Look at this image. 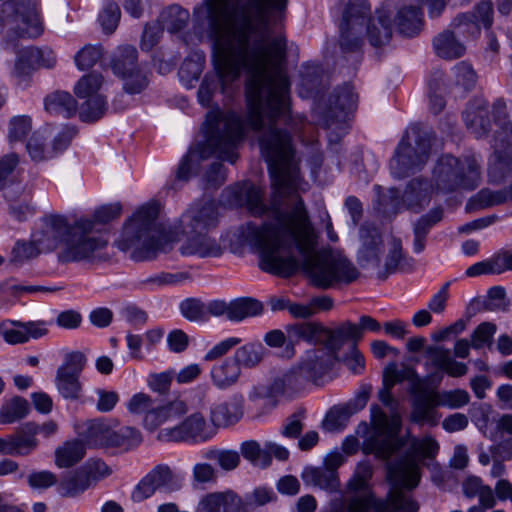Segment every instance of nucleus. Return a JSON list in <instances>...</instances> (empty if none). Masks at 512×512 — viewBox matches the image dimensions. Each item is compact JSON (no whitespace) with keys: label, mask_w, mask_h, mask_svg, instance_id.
I'll return each instance as SVG.
<instances>
[{"label":"nucleus","mask_w":512,"mask_h":512,"mask_svg":"<svg viewBox=\"0 0 512 512\" xmlns=\"http://www.w3.org/2000/svg\"><path fill=\"white\" fill-rule=\"evenodd\" d=\"M29 411L28 401L20 396H15L1 406L0 423L12 424L17 422L25 418Z\"/></svg>","instance_id":"8fccbe9b"},{"label":"nucleus","mask_w":512,"mask_h":512,"mask_svg":"<svg viewBox=\"0 0 512 512\" xmlns=\"http://www.w3.org/2000/svg\"><path fill=\"white\" fill-rule=\"evenodd\" d=\"M206 140L184 155L176 171V180L171 189L177 190V182H187L199 168L200 162L216 155L234 164L238 158L237 145L244 138L241 117L232 111L211 110L206 115Z\"/></svg>","instance_id":"f03ea898"},{"label":"nucleus","mask_w":512,"mask_h":512,"mask_svg":"<svg viewBox=\"0 0 512 512\" xmlns=\"http://www.w3.org/2000/svg\"><path fill=\"white\" fill-rule=\"evenodd\" d=\"M185 240L179 251L183 256H197L199 258H217L224 253V246L210 232L183 233Z\"/></svg>","instance_id":"a211bd4d"},{"label":"nucleus","mask_w":512,"mask_h":512,"mask_svg":"<svg viewBox=\"0 0 512 512\" xmlns=\"http://www.w3.org/2000/svg\"><path fill=\"white\" fill-rule=\"evenodd\" d=\"M39 55H41V52L37 47H30L20 52L13 70V76L17 81V85H22L23 82H26L28 76L34 69L35 62H37Z\"/></svg>","instance_id":"09e8293b"},{"label":"nucleus","mask_w":512,"mask_h":512,"mask_svg":"<svg viewBox=\"0 0 512 512\" xmlns=\"http://www.w3.org/2000/svg\"><path fill=\"white\" fill-rule=\"evenodd\" d=\"M204 57L196 55L195 58H186L178 71V76L183 85L190 89L199 80L203 71Z\"/></svg>","instance_id":"864d4df0"},{"label":"nucleus","mask_w":512,"mask_h":512,"mask_svg":"<svg viewBox=\"0 0 512 512\" xmlns=\"http://www.w3.org/2000/svg\"><path fill=\"white\" fill-rule=\"evenodd\" d=\"M433 187L427 179L414 178L407 183L401 201L406 209L419 213L429 204Z\"/></svg>","instance_id":"7c9ffc66"},{"label":"nucleus","mask_w":512,"mask_h":512,"mask_svg":"<svg viewBox=\"0 0 512 512\" xmlns=\"http://www.w3.org/2000/svg\"><path fill=\"white\" fill-rule=\"evenodd\" d=\"M266 354V348L262 343L252 341L238 347L231 357L242 371L243 369L258 367L266 357Z\"/></svg>","instance_id":"ea45409f"},{"label":"nucleus","mask_w":512,"mask_h":512,"mask_svg":"<svg viewBox=\"0 0 512 512\" xmlns=\"http://www.w3.org/2000/svg\"><path fill=\"white\" fill-rule=\"evenodd\" d=\"M325 350L330 352L336 361L339 360L338 353L347 342H352L351 345H357L359 341V329L356 324L346 321L340 324L335 329L325 328Z\"/></svg>","instance_id":"72a5a7b5"},{"label":"nucleus","mask_w":512,"mask_h":512,"mask_svg":"<svg viewBox=\"0 0 512 512\" xmlns=\"http://www.w3.org/2000/svg\"><path fill=\"white\" fill-rule=\"evenodd\" d=\"M435 395L436 391L425 389H419L415 393L412 401L411 421L417 424L429 423L435 425L437 423L438 417L435 408L440 405Z\"/></svg>","instance_id":"2f4dec72"},{"label":"nucleus","mask_w":512,"mask_h":512,"mask_svg":"<svg viewBox=\"0 0 512 512\" xmlns=\"http://www.w3.org/2000/svg\"><path fill=\"white\" fill-rule=\"evenodd\" d=\"M302 477L304 481L328 492H336L340 487L338 473L331 472L322 466L305 469Z\"/></svg>","instance_id":"a18cd8bd"},{"label":"nucleus","mask_w":512,"mask_h":512,"mask_svg":"<svg viewBox=\"0 0 512 512\" xmlns=\"http://www.w3.org/2000/svg\"><path fill=\"white\" fill-rule=\"evenodd\" d=\"M505 202L506 198L503 189L492 191L488 188H484L469 199L466 205V209L469 211L480 210L487 207L500 205Z\"/></svg>","instance_id":"5fc2aeb1"},{"label":"nucleus","mask_w":512,"mask_h":512,"mask_svg":"<svg viewBox=\"0 0 512 512\" xmlns=\"http://www.w3.org/2000/svg\"><path fill=\"white\" fill-rule=\"evenodd\" d=\"M431 150V133L420 124H413L407 130L390 161L391 173L402 179L421 170L427 163Z\"/></svg>","instance_id":"0eeeda50"},{"label":"nucleus","mask_w":512,"mask_h":512,"mask_svg":"<svg viewBox=\"0 0 512 512\" xmlns=\"http://www.w3.org/2000/svg\"><path fill=\"white\" fill-rule=\"evenodd\" d=\"M138 59V51L133 45H121L116 48L111 57L110 66L113 73L120 77L127 74L136 65Z\"/></svg>","instance_id":"37998d69"},{"label":"nucleus","mask_w":512,"mask_h":512,"mask_svg":"<svg viewBox=\"0 0 512 512\" xmlns=\"http://www.w3.org/2000/svg\"><path fill=\"white\" fill-rule=\"evenodd\" d=\"M216 434L204 416L197 412L185 418L178 425L161 429L157 439L163 442H193L202 443L210 440Z\"/></svg>","instance_id":"ddd939ff"},{"label":"nucleus","mask_w":512,"mask_h":512,"mask_svg":"<svg viewBox=\"0 0 512 512\" xmlns=\"http://www.w3.org/2000/svg\"><path fill=\"white\" fill-rule=\"evenodd\" d=\"M196 512H244L242 500L232 491L213 492L203 496Z\"/></svg>","instance_id":"473e14b6"},{"label":"nucleus","mask_w":512,"mask_h":512,"mask_svg":"<svg viewBox=\"0 0 512 512\" xmlns=\"http://www.w3.org/2000/svg\"><path fill=\"white\" fill-rule=\"evenodd\" d=\"M494 105V103L492 104ZM463 119L467 129L476 137L481 138L492 131V126L496 127L494 133L499 130L493 115V106L491 110L485 100L475 99L469 102L467 108L463 112Z\"/></svg>","instance_id":"6ab92c4d"},{"label":"nucleus","mask_w":512,"mask_h":512,"mask_svg":"<svg viewBox=\"0 0 512 512\" xmlns=\"http://www.w3.org/2000/svg\"><path fill=\"white\" fill-rule=\"evenodd\" d=\"M388 478L394 485L390 493L392 510L394 512H417L418 504L402 491V488H415L420 481V469L416 460L407 455L389 464Z\"/></svg>","instance_id":"1a4fd4ad"},{"label":"nucleus","mask_w":512,"mask_h":512,"mask_svg":"<svg viewBox=\"0 0 512 512\" xmlns=\"http://www.w3.org/2000/svg\"><path fill=\"white\" fill-rule=\"evenodd\" d=\"M103 56L101 45H85L74 56V61L79 70H86L93 67Z\"/></svg>","instance_id":"774afa93"},{"label":"nucleus","mask_w":512,"mask_h":512,"mask_svg":"<svg viewBox=\"0 0 512 512\" xmlns=\"http://www.w3.org/2000/svg\"><path fill=\"white\" fill-rule=\"evenodd\" d=\"M17 22L23 23L29 37H38L43 32V23L35 0H10L0 5V27Z\"/></svg>","instance_id":"f8f14e48"},{"label":"nucleus","mask_w":512,"mask_h":512,"mask_svg":"<svg viewBox=\"0 0 512 512\" xmlns=\"http://www.w3.org/2000/svg\"><path fill=\"white\" fill-rule=\"evenodd\" d=\"M286 331L288 337L286 352L289 357L294 356V344L299 341H305L309 344H323V340H325V327L316 322L289 325Z\"/></svg>","instance_id":"c756f323"},{"label":"nucleus","mask_w":512,"mask_h":512,"mask_svg":"<svg viewBox=\"0 0 512 512\" xmlns=\"http://www.w3.org/2000/svg\"><path fill=\"white\" fill-rule=\"evenodd\" d=\"M481 181V166L476 157L442 155L436 162L431 183L438 192L474 190Z\"/></svg>","instance_id":"39448f33"},{"label":"nucleus","mask_w":512,"mask_h":512,"mask_svg":"<svg viewBox=\"0 0 512 512\" xmlns=\"http://www.w3.org/2000/svg\"><path fill=\"white\" fill-rule=\"evenodd\" d=\"M106 110V99L104 96H94L85 99L79 109V118L83 122H94L100 119Z\"/></svg>","instance_id":"680f3d73"},{"label":"nucleus","mask_w":512,"mask_h":512,"mask_svg":"<svg viewBox=\"0 0 512 512\" xmlns=\"http://www.w3.org/2000/svg\"><path fill=\"white\" fill-rule=\"evenodd\" d=\"M193 16L206 26L214 51L215 73L204 76L197 93L199 103L210 106L218 86L226 93L246 70L247 123L254 131L263 130L259 144L269 166L273 198L267 206L261 189L251 184L232 190L235 205H245L255 217H266L261 225H240L237 240L259 255L265 272L290 277L301 266L321 289L354 282L359 271L350 260L331 251H316L317 235L297 193L301 176L292 134L301 131L305 117L291 111L285 36L273 35L270 26L259 24L241 9L237 24V7L230 0H204Z\"/></svg>","instance_id":"f257e3e1"},{"label":"nucleus","mask_w":512,"mask_h":512,"mask_svg":"<svg viewBox=\"0 0 512 512\" xmlns=\"http://www.w3.org/2000/svg\"><path fill=\"white\" fill-rule=\"evenodd\" d=\"M142 442L140 431L134 427H122L118 431H111L110 447L133 449Z\"/></svg>","instance_id":"13d9d810"},{"label":"nucleus","mask_w":512,"mask_h":512,"mask_svg":"<svg viewBox=\"0 0 512 512\" xmlns=\"http://www.w3.org/2000/svg\"><path fill=\"white\" fill-rule=\"evenodd\" d=\"M79 378V376L56 372L55 385L58 393L66 400H79L82 393V384Z\"/></svg>","instance_id":"603ef678"},{"label":"nucleus","mask_w":512,"mask_h":512,"mask_svg":"<svg viewBox=\"0 0 512 512\" xmlns=\"http://www.w3.org/2000/svg\"><path fill=\"white\" fill-rule=\"evenodd\" d=\"M358 95L354 88L345 83L343 86L334 90L329 98V108L326 112V125L330 128L334 122L344 123L349 113L357 106Z\"/></svg>","instance_id":"aec40b11"},{"label":"nucleus","mask_w":512,"mask_h":512,"mask_svg":"<svg viewBox=\"0 0 512 512\" xmlns=\"http://www.w3.org/2000/svg\"><path fill=\"white\" fill-rule=\"evenodd\" d=\"M361 247L358 251V261L362 267H379L380 255L383 250V240L380 231L368 224L359 229Z\"/></svg>","instance_id":"b1692460"},{"label":"nucleus","mask_w":512,"mask_h":512,"mask_svg":"<svg viewBox=\"0 0 512 512\" xmlns=\"http://www.w3.org/2000/svg\"><path fill=\"white\" fill-rule=\"evenodd\" d=\"M384 1L375 10L374 17L365 24L364 31L371 46L381 47L392 38L393 26L389 13L383 11Z\"/></svg>","instance_id":"c85d7f7f"},{"label":"nucleus","mask_w":512,"mask_h":512,"mask_svg":"<svg viewBox=\"0 0 512 512\" xmlns=\"http://www.w3.org/2000/svg\"><path fill=\"white\" fill-rule=\"evenodd\" d=\"M490 28L493 22V6L490 1H481L474 12H468L458 15L452 22V26L458 29V34L462 36L475 37L480 34V25Z\"/></svg>","instance_id":"4be33fe9"},{"label":"nucleus","mask_w":512,"mask_h":512,"mask_svg":"<svg viewBox=\"0 0 512 512\" xmlns=\"http://www.w3.org/2000/svg\"><path fill=\"white\" fill-rule=\"evenodd\" d=\"M34 422H26L18 428L14 435L10 436L13 456L28 455L38 446L35 437Z\"/></svg>","instance_id":"79ce46f5"},{"label":"nucleus","mask_w":512,"mask_h":512,"mask_svg":"<svg viewBox=\"0 0 512 512\" xmlns=\"http://www.w3.org/2000/svg\"><path fill=\"white\" fill-rule=\"evenodd\" d=\"M373 475V467L368 461H361L354 471L352 478L348 482V488L353 492H364V496L370 494L369 481Z\"/></svg>","instance_id":"bf43d9fd"},{"label":"nucleus","mask_w":512,"mask_h":512,"mask_svg":"<svg viewBox=\"0 0 512 512\" xmlns=\"http://www.w3.org/2000/svg\"><path fill=\"white\" fill-rule=\"evenodd\" d=\"M159 210L158 202L146 203L125 222L115 245L119 250L129 252L131 260L150 261L160 252L166 253L172 249L163 226L158 222Z\"/></svg>","instance_id":"7ed1b4c3"},{"label":"nucleus","mask_w":512,"mask_h":512,"mask_svg":"<svg viewBox=\"0 0 512 512\" xmlns=\"http://www.w3.org/2000/svg\"><path fill=\"white\" fill-rule=\"evenodd\" d=\"M244 414V397L233 394L227 401L211 408L210 419L215 426H228L238 422Z\"/></svg>","instance_id":"c9c22d12"},{"label":"nucleus","mask_w":512,"mask_h":512,"mask_svg":"<svg viewBox=\"0 0 512 512\" xmlns=\"http://www.w3.org/2000/svg\"><path fill=\"white\" fill-rule=\"evenodd\" d=\"M218 222L219 210L213 200L193 203L180 217L183 233L210 232Z\"/></svg>","instance_id":"dca6fc26"},{"label":"nucleus","mask_w":512,"mask_h":512,"mask_svg":"<svg viewBox=\"0 0 512 512\" xmlns=\"http://www.w3.org/2000/svg\"><path fill=\"white\" fill-rule=\"evenodd\" d=\"M384 12H388L392 25L404 37H415L424 27V16L421 8L407 3L405 0H384Z\"/></svg>","instance_id":"2eb2a0df"},{"label":"nucleus","mask_w":512,"mask_h":512,"mask_svg":"<svg viewBox=\"0 0 512 512\" xmlns=\"http://www.w3.org/2000/svg\"><path fill=\"white\" fill-rule=\"evenodd\" d=\"M368 0H348L339 23V47L346 61L355 66L363 55L364 26L371 18Z\"/></svg>","instance_id":"423d86ee"},{"label":"nucleus","mask_w":512,"mask_h":512,"mask_svg":"<svg viewBox=\"0 0 512 512\" xmlns=\"http://www.w3.org/2000/svg\"><path fill=\"white\" fill-rule=\"evenodd\" d=\"M458 31L445 30L433 39V48L437 56L442 59L452 60L460 58L465 54L466 47L458 39Z\"/></svg>","instance_id":"58836bf2"},{"label":"nucleus","mask_w":512,"mask_h":512,"mask_svg":"<svg viewBox=\"0 0 512 512\" xmlns=\"http://www.w3.org/2000/svg\"><path fill=\"white\" fill-rule=\"evenodd\" d=\"M187 412L188 406L181 399H175L163 404L155 401L151 411L144 416L143 425L149 431H154L165 423L178 420Z\"/></svg>","instance_id":"a878e982"},{"label":"nucleus","mask_w":512,"mask_h":512,"mask_svg":"<svg viewBox=\"0 0 512 512\" xmlns=\"http://www.w3.org/2000/svg\"><path fill=\"white\" fill-rule=\"evenodd\" d=\"M443 219V209L436 207L420 216L412 223L413 244L415 254L422 253L426 248L427 237L432 228Z\"/></svg>","instance_id":"e433bc0d"},{"label":"nucleus","mask_w":512,"mask_h":512,"mask_svg":"<svg viewBox=\"0 0 512 512\" xmlns=\"http://www.w3.org/2000/svg\"><path fill=\"white\" fill-rule=\"evenodd\" d=\"M94 221L80 218L70 227L68 237L59 255L63 263L82 262L98 264L109 260L108 240L101 235H94Z\"/></svg>","instance_id":"20e7f679"},{"label":"nucleus","mask_w":512,"mask_h":512,"mask_svg":"<svg viewBox=\"0 0 512 512\" xmlns=\"http://www.w3.org/2000/svg\"><path fill=\"white\" fill-rule=\"evenodd\" d=\"M121 11L113 0H106L99 14L98 21L106 34H112L118 27Z\"/></svg>","instance_id":"0e129e2a"},{"label":"nucleus","mask_w":512,"mask_h":512,"mask_svg":"<svg viewBox=\"0 0 512 512\" xmlns=\"http://www.w3.org/2000/svg\"><path fill=\"white\" fill-rule=\"evenodd\" d=\"M335 361L330 352L324 348H317L306 351L298 365L307 382L318 385L331 371Z\"/></svg>","instance_id":"412c9836"},{"label":"nucleus","mask_w":512,"mask_h":512,"mask_svg":"<svg viewBox=\"0 0 512 512\" xmlns=\"http://www.w3.org/2000/svg\"><path fill=\"white\" fill-rule=\"evenodd\" d=\"M305 418V409L296 410L283 421L280 434L288 439H298L303 431Z\"/></svg>","instance_id":"338daca9"},{"label":"nucleus","mask_w":512,"mask_h":512,"mask_svg":"<svg viewBox=\"0 0 512 512\" xmlns=\"http://www.w3.org/2000/svg\"><path fill=\"white\" fill-rule=\"evenodd\" d=\"M288 0H246L241 10L253 16L259 24L270 26L284 18Z\"/></svg>","instance_id":"393cba45"},{"label":"nucleus","mask_w":512,"mask_h":512,"mask_svg":"<svg viewBox=\"0 0 512 512\" xmlns=\"http://www.w3.org/2000/svg\"><path fill=\"white\" fill-rule=\"evenodd\" d=\"M212 304L213 300L204 303L197 298H187L180 303L179 308L185 319L197 322L207 320L209 316H212Z\"/></svg>","instance_id":"3c124183"},{"label":"nucleus","mask_w":512,"mask_h":512,"mask_svg":"<svg viewBox=\"0 0 512 512\" xmlns=\"http://www.w3.org/2000/svg\"><path fill=\"white\" fill-rule=\"evenodd\" d=\"M86 448L79 439L66 441L55 451V464L59 468H69L80 462L85 456Z\"/></svg>","instance_id":"c03bdc74"},{"label":"nucleus","mask_w":512,"mask_h":512,"mask_svg":"<svg viewBox=\"0 0 512 512\" xmlns=\"http://www.w3.org/2000/svg\"><path fill=\"white\" fill-rule=\"evenodd\" d=\"M75 431L85 448L110 447L112 429L102 419L86 420L77 423Z\"/></svg>","instance_id":"cd10ccee"},{"label":"nucleus","mask_w":512,"mask_h":512,"mask_svg":"<svg viewBox=\"0 0 512 512\" xmlns=\"http://www.w3.org/2000/svg\"><path fill=\"white\" fill-rule=\"evenodd\" d=\"M425 352L433 367L444 371L451 377H462L468 372L467 365L455 361L451 357L449 349L443 346L431 345L426 348Z\"/></svg>","instance_id":"4c0bfd02"},{"label":"nucleus","mask_w":512,"mask_h":512,"mask_svg":"<svg viewBox=\"0 0 512 512\" xmlns=\"http://www.w3.org/2000/svg\"><path fill=\"white\" fill-rule=\"evenodd\" d=\"M27 152L35 162L46 161L54 158L51 152V145L47 143L46 138L39 132H35L29 138L26 145Z\"/></svg>","instance_id":"052dcab7"},{"label":"nucleus","mask_w":512,"mask_h":512,"mask_svg":"<svg viewBox=\"0 0 512 512\" xmlns=\"http://www.w3.org/2000/svg\"><path fill=\"white\" fill-rule=\"evenodd\" d=\"M212 316H224L231 322H241L246 318L255 317L263 312V304L252 297H240L229 302L213 300Z\"/></svg>","instance_id":"f3484780"},{"label":"nucleus","mask_w":512,"mask_h":512,"mask_svg":"<svg viewBox=\"0 0 512 512\" xmlns=\"http://www.w3.org/2000/svg\"><path fill=\"white\" fill-rule=\"evenodd\" d=\"M274 389L281 395H290L304 388L307 380L300 370L299 365L293 366L287 371L273 378Z\"/></svg>","instance_id":"a19ab883"},{"label":"nucleus","mask_w":512,"mask_h":512,"mask_svg":"<svg viewBox=\"0 0 512 512\" xmlns=\"http://www.w3.org/2000/svg\"><path fill=\"white\" fill-rule=\"evenodd\" d=\"M104 79L100 73L92 72L82 76L74 87V92L78 98L88 99L94 96H103L99 93Z\"/></svg>","instance_id":"4d7b16f0"},{"label":"nucleus","mask_w":512,"mask_h":512,"mask_svg":"<svg viewBox=\"0 0 512 512\" xmlns=\"http://www.w3.org/2000/svg\"><path fill=\"white\" fill-rule=\"evenodd\" d=\"M371 422L376 435L368 440L366 451L387 460L404 446L403 439L398 437L400 420L398 417L389 419L379 406L374 405L371 407Z\"/></svg>","instance_id":"9d476101"},{"label":"nucleus","mask_w":512,"mask_h":512,"mask_svg":"<svg viewBox=\"0 0 512 512\" xmlns=\"http://www.w3.org/2000/svg\"><path fill=\"white\" fill-rule=\"evenodd\" d=\"M45 109L51 115L70 118L77 111L76 100L67 92H56L45 99Z\"/></svg>","instance_id":"49530a36"},{"label":"nucleus","mask_w":512,"mask_h":512,"mask_svg":"<svg viewBox=\"0 0 512 512\" xmlns=\"http://www.w3.org/2000/svg\"><path fill=\"white\" fill-rule=\"evenodd\" d=\"M111 472L101 459H89L79 468L61 476L56 487L57 493L65 498H77Z\"/></svg>","instance_id":"9b49d317"},{"label":"nucleus","mask_w":512,"mask_h":512,"mask_svg":"<svg viewBox=\"0 0 512 512\" xmlns=\"http://www.w3.org/2000/svg\"><path fill=\"white\" fill-rule=\"evenodd\" d=\"M242 371L232 357H226L211 366L209 377L212 385L220 391L236 386Z\"/></svg>","instance_id":"f704fd0d"},{"label":"nucleus","mask_w":512,"mask_h":512,"mask_svg":"<svg viewBox=\"0 0 512 512\" xmlns=\"http://www.w3.org/2000/svg\"><path fill=\"white\" fill-rule=\"evenodd\" d=\"M493 115L499 130L493 140L494 152L488 162V178L492 184H501L512 175V119L506 111L503 99H496Z\"/></svg>","instance_id":"6e6552de"},{"label":"nucleus","mask_w":512,"mask_h":512,"mask_svg":"<svg viewBox=\"0 0 512 512\" xmlns=\"http://www.w3.org/2000/svg\"><path fill=\"white\" fill-rule=\"evenodd\" d=\"M123 89L129 94L141 93L149 84L148 71L141 64L136 65L127 74L121 75Z\"/></svg>","instance_id":"6e6d98bb"},{"label":"nucleus","mask_w":512,"mask_h":512,"mask_svg":"<svg viewBox=\"0 0 512 512\" xmlns=\"http://www.w3.org/2000/svg\"><path fill=\"white\" fill-rule=\"evenodd\" d=\"M182 487L181 479L166 464L156 465L135 486L131 493L133 502L139 503L151 497L157 490L172 493Z\"/></svg>","instance_id":"4468645a"},{"label":"nucleus","mask_w":512,"mask_h":512,"mask_svg":"<svg viewBox=\"0 0 512 512\" xmlns=\"http://www.w3.org/2000/svg\"><path fill=\"white\" fill-rule=\"evenodd\" d=\"M414 264L415 260L404 251L401 239L392 237L388 243L384 265L378 271L377 277L384 281L397 271L410 272L414 269Z\"/></svg>","instance_id":"bb28decb"},{"label":"nucleus","mask_w":512,"mask_h":512,"mask_svg":"<svg viewBox=\"0 0 512 512\" xmlns=\"http://www.w3.org/2000/svg\"><path fill=\"white\" fill-rule=\"evenodd\" d=\"M41 252H44L38 242L33 239L18 240L11 251V261L14 263H23L37 257Z\"/></svg>","instance_id":"e2e57ef3"},{"label":"nucleus","mask_w":512,"mask_h":512,"mask_svg":"<svg viewBox=\"0 0 512 512\" xmlns=\"http://www.w3.org/2000/svg\"><path fill=\"white\" fill-rule=\"evenodd\" d=\"M70 227L64 217L51 215L44 218L41 230L33 233V239L44 252L52 251L68 237Z\"/></svg>","instance_id":"5701e85b"},{"label":"nucleus","mask_w":512,"mask_h":512,"mask_svg":"<svg viewBox=\"0 0 512 512\" xmlns=\"http://www.w3.org/2000/svg\"><path fill=\"white\" fill-rule=\"evenodd\" d=\"M189 18L190 14L187 9L174 4L161 12L158 22L162 29L169 33H177L187 26Z\"/></svg>","instance_id":"de8ad7c7"},{"label":"nucleus","mask_w":512,"mask_h":512,"mask_svg":"<svg viewBox=\"0 0 512 512\" xmlns=\"http://www.w3.org/2000/svg\"><path fill=\"white\" fill-rule=\"evenodd\" d=\"M455 86L462 92L471 91L477 82V75L472 66L466 62L456 64L452 69Z\"/></svg>","instance_id":"69168bd1"}]
</instances>
